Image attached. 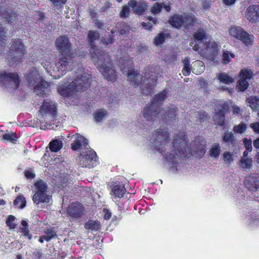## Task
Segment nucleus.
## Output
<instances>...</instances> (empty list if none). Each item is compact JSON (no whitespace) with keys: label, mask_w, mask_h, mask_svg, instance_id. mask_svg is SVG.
<instances>
[{"label":"nucleus","mask_w":259,"mask_h":259,"mask_svg":"<svg viewBox=\"0 0 259 259\" xmlns=\"http://www.w3.org/2000/svg\"><path fill=\"white\" fill-rule=\"evenodd\" d=\"M178 108L175 106L172 107L167 106L165 107L163 111L160 109V113L157 117H160L161 119L165 120V122H173L177 118Z\"/></svg>","instance_id":"nucleus-13"},{"label":"nucleus","mask_w":259,"mask_h":259,"mask_svg":"<svg viewBox=\"0 0 259 259\" xmlns=\"http://www.w3.org/2000/svg\"><path fill=\"white\" fill-rule=\"evenodd\" d=\"M116 30L112 29L110 31V34L108 36L105 35L103 37L102 42L105 45H109L114 42L115 35L114 33L116 32Z\"/></svg>","instance_id":"nucleus-38"},{"label":"nucleus","mask_w":259,"mask_h":259,"mask_svg":"<svg viewBox=\"0 0 259 259\" xmlns=\"http://www.w3.org/2000/svg\"><path fill=\"white\" fill-rule=\"evenodd\" d=\"M97 155L95 151H89V152L84 156L82 163H80L83 167H94L97 164Z\"/></svg>","instance_id":"nucleus-18"},{"label":"nucleus","mask_w":259,"mask_h":259,"mask_svg":"<svg viewBox=\"0 0 259 259\" xmlns=\"http://www.w3.org/2000/svg\"><path fill=\"white\" fill-rule=\"evenodd\" d=\"M59 94L64 97H69L73 96L77 91L76 89L73 86L71 82L68 84H62L58 88Z\"/></svg>","instance_id":"nucleus-20"},{"label":"nucleus","mask_w":259,"mask_h":259,"mask_svg":"<svg viewBox=\"0 0 259 259\" xmlns=\"http://www.w3.org/2000/svg\"><path fill=\"white\" fill-rule=\"evenodd\" d=\"M34 92L38 96H42L49 94L51 92L50 83L41 79V80L34 87Z\"/></svg>","instance_id":"nucleus-19"},{"label":"nucleus","mask_w":259,"mask_h":259,"mask_svg":"<svg viewBox=\"0 0 259 259\" xmlns=\"http://www.w3.org/2000/svg\"><path fill=\"white\" fill-rule=\"evenodd\" d=\"M213 119L215 125L223 127L224 129L226 128L225 116L222 115H218L217 114H214L213 116Z\"/></svg>","instance_id":"nucleus-41"},{"label":"nucleus","mask_w":259,"mask_h":259,"mask_svg":"<svg viewBox=\"0 0 259 259\" xmlns=\"http://www.w3.org/2000/svg\"><path fill=\"white\" fill-rule=\"evenodd\" d=\"M253 75V72L251 69H242L239 73V77L245 80L250 79Z\"/></svg>","instance_id":"nucleus-37"},{"label":"nucleus","mask_w":259,"mask_h":259,"mask_svg":"<svg viewBox=\"0 0 259 259\" xmlns=\"http://www.w3.org/2000/svg\"><path fill=\"white\" fill-rule=\"evenodd\" d=\"M157 81V78L149 76L147 84L142 89V93L146 95H151L154 92Z\"/></svg>","instance_id":"nucleus-25"},{"label":"nucleus","mask_w":259,"mask_h":259,"mask_svg":"<svg viewBox=\"0 0 259 259\" xmlns=\"http://www.w3.org/2000/svg\"><path fill=\"white\" fill-rule=\"evenodd\" d=\"M56 46L60 53L58 61L53 64L50 74L55 78H60L66 74L69 64L75 57V53L72 49V45L66 35H61L56 40Z\"/></svg>","instance_id":"nucleus-3"},{"label":"nucleus","mask_w":259,"mask_h":259,"mask_svg":"<svg viewBox=\"0 0 259 259\" xmlns=\"http://www.w3.org/2000/svg\"><path fill=\"white\" fill-rule=\"evenodd\" d=\"M44 233L47 234V235L50 237V240L54 239L57 237V235L55 230L52 229H47L44 230Z\"/></svg>","instance_id":"nucleus-52"},{"label":"nucleus","mask_w":259,"mask_h":259,"mask_svg":"<svg viewBox=\"0 0 259 259\" xmlns=\"http://www.w3.org/2000/svg\"><path fill=\"white\" fill-rule=\"evenodd\" d=\"M217 111L214 114L218 115L225 116V115L230 110V106L227 102L225 101L222 104H219L217 106Z\"/></svg>","instance_id":"nucleus-28"},{"label":"nucleus","mask_w":259,"mask_h":259,"mask_svg":"<svg viewBox=\"0 0 259 259\" xmlns=\"http://www.w3.org/2000/svg\"><path fill=\"white\" fill-rule=\"evenodd\" d=\"M243 143L245 145L246 149L250 152L252 150V141L250 139L244 138L243 139Z\"/></svg>","instance_id":"nucleus-54"},{"label":"nucleus","mask_w":259,"mask_h":259,"mask_svg":"<svg viewBox=\"0 0 259 259\" xmlns=\"http://www.w3.org/2000/svg\"><path fill=\"white\" fill-rule=\"evenodd\" d=\"M21 80L17 72H0V85L7 89L16 90L20 87Z\"/></svg>","instance_id":"nucleus-8"},{"label":"nucleus","mask_w":259,"mask_h":259,"mask_svg":"<svg viewBox=\"0 0 259 259\" xmlns=\"http://www.w3.org/2000/svg\"><path fill=\"white\" fill-rule=\"evenodd\" d=\"M247 129V124L241 122L238 125H236L233 127V131L236 133L242 134Z\"/></svg>","instance_id":"nucleus-46"},{"label":"nucleus","mask_w":259,"mask_h":259,"mask_svg":"<svg viewBox=\"0 0 259 259\" xmlns=\"http://www.w3.org/2000/svg\"><path fill=\"white\" fill-rule=\"evenodd\" d=\"M182 72L184 76H189L191 73L190 67H184Z\"/></svg>","instance_id":"nucleus-61"},{"label":"nucleus","mask_w":259,"mask_h":259,"mask_svg":"<svg viewBox=\"0 0 259 259\" xmlns=\"http://www.w3.org/2000/svg\"><path fill=\"white\" fill-rule=\"evenodd\" d=\"M24 175L26 178L29 179H34L35 177V175L34 173L28 170H25L24 171Z\"/></svg>","instance_id":"nucleus-58"},{"label":"nucleus","mask_w":259,"mask_h":259,"mask_svg":"<svg viewBox=\"0 0 259 259\" xmlns=\"http://www.w3.org/2000/svg\"><path fill=\"white\" fill-rule=\"evenodd\" d=\"M87 38L93 62L95 64H99L98 69L105 78L113 82H115L117 79L116 71L113 66L108 65H112L110 56L101 51L96 45V40L100 38L99 32L90 30L88 31Z\"/></svg>","instance_id":"nucleus-2"},{"label":"nucleus","mask_w":259,"mask_h":259,"mask_svg":"<svg viewBox=\"0 0 259 259\" xmlns=\"http://www.w3.org/2000/svg\"><path fill=\"white\" fill-rule=\"evenodd\" d=\"M103 211L104 213L103 218L106 220H109L111 217V213L107 208H104Z\"/></svg>","instance_id":"nucleus-57"},{"label":"nucleus","mask_w":259,"mask_h":259,"mask_svg":"<svg viewBox=\"0 0 259 259\" xmlns=\"http://www.w3.org/2000/svg\"><path fill=\"white\" fill-rule=\"evenodd\" d=\"M92 79L89 74L83 73L77 75L73 78L71 83L73 84L77 92H83L86 91L90 87Z\"/></svg>","instance_id":"nucleus-11"},{"label":"nucleus","mask_w":259,"mask_h":259,"mask_svg":"<svg viewBox=\"0 0 259 259\" xmlns=\"http://www.w3.org/2000/svg\"><path fill=\"white\" fill-rule=\"evenodd\" d=\"M125 64H127V65L132 66L133 64V62L130 60H125V62L120 66V70L122 71L123 73H126L127 80L132 85L135 87L139 86L142 83L143 80L142 75L139 73L137 70H135L131 67H126Z\"/></svg>","instance_id":"nucleus-9"},{"label":"nucleus","mask_w":259,"mask_h":259,"mask_svg":"<svg viewBox=\"0 0 259 259\" xmlns=\"http://www.w3.org/2000/svg\"><path fill=\"white\" fill-rule=\"evenodd\" d=\"M222 141L228 145L235 146L236 144V140L234 134L232 132L228 131L225 132L222 136Z\"/></svg>","instance_id":"nucleus-26"},{"label":"nucleus","mask_w":259,"mask_h":259,"mask_svg":"<svg viewBox=\"0 0 259 259\" xmlns=\"http://www.w3.org/2000/svg\"><path fill=\"white\" fill-rule=\"evenodd\" d=\"M84 227L90 231L97 232L101 229L102 225L98 220L89 219L84 223Z\"/></svg>","instance_id":"nucleus-23"},{"label":"nucleus","mask_w":259,"mask_h":259,"mask_svg":"<svg viewBox=\"0 0 259 259\" xmlns=\"http://www.w3.org/2000/svg\"><path fill=\"white\" fill-rule=\"evenodd\" d=\"M95 8H89V13L91 16V18L94 19L97 17V13L96 12L95 10L94 9Z\"/></svg>","instance_id":"nucleus-63"},{"label":"nucleus","mask_w":259,"mask_h":259,"mask_svg":"<svg viewBox=\"0 0 259 259\" xmlns=\"http://www.w3.org/2000/svg\"><path fill=\"white\" fill-rule=\"evenodd\" d=\"M88 145V140L82 136L78 134L75 137V140L71 144V148L73 151H75L81 149L82 146L86 147Z\"/></svg>","instance_id":"nucleus-21"},{"label":"nucleus","mask_w":259,"mask_h":259,"mask_svg":"<svg viewBox=\"0 0 259 259\" xmlns=\"http://www.w3.org/2000/svg\"><path fill=\"white\" fill-rule=\"evenodd\" d=\"M63 147V143L61 140L55 139L51 141L49 143V148L51 151L57 152Z\"/></svg>","instance_id":"nucleus-34"},{"label":"nucleus","mask_w":259,"mask_h":259,"mask_svg":"<svg viewBox=\"0 0 259 259\" xmlns=\"http://www.w3.org/2000/svg\"><path fill=\"white\" fill-rule=\"evenodd\" d=\"M223 159L224 161L231 163L233 161V156L229 151H225L223 153Z\"/></svg>","instance_id":"nucleus-53"},{"label":"nucleus","mask_w":259,"mask_h":259,"mask_svg":"<svg viewBox=\"0 0 259 259\" xmlns=\"http://www.w3.org/2000/svg\"><path fill=\"white\" fill-rule=\"evenodd\" d=\"M36 12L38 16L36 17V20L38 21H43L46 16L45 13L40 11H37Z\"/></svg>","instance_id":"nucleus-56"},{"label":"nucleus","mask_w":259,"mask_h":259,"mask_svg":"<svg viewBox=\"0 0 259 259\" xmlns=\"http://www.w3.org/2000/svg\"><path fill=\"white\" fill-rule=\"evenodd\" d=\"M95 23L96 26L99 28H102L105 25L104 23L102 21L99 20L98 19H96V22Z\"/></svg>","instance_id":"nucleus-64"},{"label":"nucleus","mask_w":259,"mask_h":259,"mask_svg":"<svg viewBox=\"0 0 259 259\" xmlns=\"http://www.w3.org/2000/svg\"><path fill=\"white\" fill-rule=\"evenodd\" d=\"M249 126L251 128L253 131L259 134V122H255L250 124Z\"/></svg>","instance_id":"nucleus-55"},{"label":"nucleus","mask_w":259,"mask_h":259,"mask_svg":"<svg viewBox=\"0 0 259 259\" xmlns=\"http://www.w3.org/2000/svg\"><path fill=\"white\" fill-rule=\"evenodd\" d=\"M207 39V35L204 30L199 29L193 34V39L197 42H201L203 40Z\"/></svg>","instance_id":"nucleus-32"},{"label":"nucleus","mask_w":259,"mask_h":259,"mask_svg":"<svg viewBox=\"0 0 259 259\" xmlns=\"http://www.w3.org/2000/svg\"><path fill=\"white\" fill-rule=\"evenodd\" d=\"M119 29L118 31L120 35H124L126 34L130 31V26L124 22H121L118 24Z\"/></svg>","instance_id":"nucleus-43"},{"label":"nucleus","mask_w":259,"mask_h":259,"mask_svg":"<svg viewBox=\"0 0 259 259\" xmlns=\"http://www.w3.org/2000/svg\"><path fill=\"white\" fill-rule=\"evenodd\" d=\"M112 4L109 1L105 2L104 6L101 8V12L106 11L109 8L111 7Z\"/></svg>","instance_id":"nucleus-59"},{"label":"nucleus","mask_w":259,"mask_h":259,"mask_svg":"<svg viewBox=\"0 0 259 259\" xmlns=\"http://www.w3.org/2000/svg\"><path fill=\"white\" fill-rule=\"evenodd\" d=\"M21 227H20L19 232L22 234V235L28 240H30L33 237L32 234L30 233L29 229V225L26 221L22 220L21 222Z\"/></svg>","instance_id":"nucleus-27"},{"label":"nucleus","mask_w":259,"mask_h":259,"mask_svg":"<svg viewBox=\"0 0 259 259\" xmlns=\"http://www.w3.org/2000/svg\"><path fill=\"white\" fill-rule=\"evenodd\" d=\"M209 155L211 157L218 158L221 153V147L219 144L213 145L210 149Z\"/></svg>","instance_id":"nucleus-39"},{"label":"nucleus","mask_w":259,"mask_h":259,"mask_svg":"<svg viewBox=\"0 0 259 259\" xmlns=\"http://www.w3.org/2000/svg\"><path fill=\"white\" fill-rule=\"evenodd\" d=\"M242 167L244 169H250L252 165V160L251 158H243L240 160Z\"/></svg>","instance_id":"nucleus-44"},{"label":"nucleus","mask_w":259,"mask_h":259,"mask_svg":"<svg viewBox=\"0 0 259 259\" xmlns=\"http://www.w3.org/2000/svg\"><path fill=\"white\" fill-rule=\"evenodd\" d=\"M235 55L229 51H225L222 56V63L224 64H228L232 58H235Z\"/></svg>","instance_id":"nucleus-42"},{"label":"nucleus","mask_w":259,"mask_h":259,"mask_svg":"<svg viewBox=\"0 0 259 259\" xmlns=\"http://www.w3.org/2000/svg\"><path fill=\"white\" fill-rule=\"evenodd\" d=\"M218 79L221 82L226 84H229L234 82V78L225 72L219 74Z\"/></svg>","instance_id":"nucleus-36"},{"label":"nucleus","mask_w":259,"mask_h":259,"mask_svg":"<svg viewBox=\"0 0 259 259\" xmlns=\"http://www.w3.org/2000/svg\"><path fill=\"white\" fill-rule=\"evenodd\" d=\"M57 110V109L55 104L46 102L40 106L39 112L41 114H51L54 117L56 115Z\"/></svg>","instance_id":"nucleus-22"},{"label":"nucleus","mask_w":259,"mask_h":259,"mask_svg":"<svg viewBox=\"0 0 259 259\" xmlns=\"http://www.w3.org/2000/svg\"><path fill=\"white\" fill-rule=\"evenodd\" d=\"M168 91L166 89L155 95L150 102L146 104L142 111L143 117L148 121L157 119L160 113V107L167 98Z\"/></svg>","instance_id":"nucleus-4"},{"label":"nucleus","mask_w":259,"mask_h":259,"mask_svg":"<svg viewBox=\"0 0 259 259\" xmlns=\"http://www.w3.org/2000/svg\"><path fill=\"white\" fill-rule=\"evenodd\" d=\"M249 86L247 80L240 79L237 81V88L239 91L243 92L246 90Z\"/></svg>","instance_id":"nucleus-45"},{"label":"nucleus","mask_w":259,"mask_h":259,"mask_svg":"<svg viewBox=\"0 0 259 259\" xmlns=\"http://www.w3.org/2000/svg\"><path fill=\"white\" fill-rule=\"evenodd\" d=\"M128 5L133 9L134 13L138 15H143L148 8L147 3L144 0H140L138 2L130 0L128 3Z\"/></svg>","instance_id":"nucleus-14"},{"label":"nucleus","mask_w":259,"mask_h":259,"mask_svg":"<svg viewBox=\"0 0 259 259\" xmlns=\"http://www.w3.org/2000/svg\"><path fill=\"white\" fill-rule=\"evenodd\" d=\"M245 187L250 191L255 192L259 190V175L250 174L244 181Z\"/></svg>","instance_id":"nucleus-15"},{"label":"nucleus","mask_w":259,"mask_h":259,"mask_svg":"<svg viewBox=\"0 0 259 259\" xmlns=\"http://www.w3.org/2000/svg\"><path fill=\"white\" fill-rule=\"evenodd\" d=\"M197 19L190 13L183 15L175 14L168 19V23L174 28L180 29L183 27L186 30L191 28L196 22Z\"/></svg>","instance_id":"nucleus-5"},{"label":"nucleus","mask_w":259,"mask_h":259,"mask_svg":"<svg viewBox=\"0 0 259 259\" xmlns=\"http://www.w3.org/2000/svg\"><path fill=\"white\" fill-rule=\"evenodd\" d=\"M51 3L56 7L57 9H59L63 7L67 3V0H49Z\"/></svg>","instance_id":"nucleus-50"},{"label":"nucleus","mask_w":259,"mask_h":259,"mask_svg":"<svg viewBox=\"0 0 259 259\" xmlns=\"http://www.w3.org/2000/svg\"><path fill=\"white\" fill-rule=\"evenodd\" d=\"M169 36L168 33L165 34L163 32L159 33L155 36L153 42L156 46H161L165 42L166 37Z\"/></svg>","instance_id":"nucleus-35"},{"label":"nucleus","mask_w":259,"mask_h":259,"mask_svg":"<svg viewBox=\"0 0 259 259\" xmlns=\"http://www.w3.org/2000/svg\"><path fill=\"white\" fill-rule=\"evenodd\" d=\"M26 52L25 47L22 40L19 38H13L9 50V62L12 64L19 63Z\"/></svg>","instance_id":"nucleus-6"},{"label":"nucleus","mask_w":259,"mask_h":259,"mask_svg":"<svg viewBox=\"0 0 259 259\" xmlns=\"http://www.w3.org/2000/svg\"><path fill=\"white\" fill-rule=\"evenodd\" d=\"M246 102L252 111L259 110V98L256 96H250L246 99Z\"/></svg>","instance_id":"nucleus-30"},{"label":"nucleus","mask_w":259,"mask_h":259,"mask_svg":"<svg viewBox=\"0 0 259 259\" xmlns=\"http://www.w3.org/2000/svg\"><path fill=\"white\" fill-rule=\"evenodd\" d=\"M205 66L201 61H197L194 65L193 72L196 74H201L203 72Z\"/></svg>","instance_id":"nucleus-40"},{"label":"nucleus","mask_w":259,"mask_h":259,"mask_svg":"<svg viewBox=\"0 0 259 259\" xmlns=\"http://www.w3.org/2000/svg\"><path fill=\"white\" fill-rule=\"evenodd\" d=\"M126 190L124 185L120 183H115L112 188L111 194L115 198H121L123 197Z\"/></svg>","instance_id":"nucleus-24"},{"label":"nucleus","mask_w":259,"mask_h":259,"mask_svg":"<svg viewBox=\"0 0 259 259\" xmlns=\"http://www.w3.org/2000/svg\"><path fill=\"white\" fill-rule=\"evenodd\" d=\"M162 9V3H155L151 8V12L154 14L160 13Z\"/></svg>","instance_id":"nucleus-49"},{"label":"nucleus","mask_w":259,"mask_h":259,"mask_svg":"<svg viewBox=\"0 0 259 259\" xmlns=\"http://www.w3.org/2000/svg\"><path fill=\"white\" fill-rule=\"evenodd\" d=\"M230 35L240 40L246 46L252 44L249 34L240 26L232 27L229 30Z\"/></svg>","instance_id":"nucleus-12"},{"label":"nucleus","mask_w":259,"mask_h":259,"mask_svg":"<svg viewBox=\"0 0 259 259\" xmlns=\"http://www.w3.org/2000/svg\"><path fill=\"white\" fill-rule=\"evenodd\" d=\"M26 198L22 194L18 195L13 201L14 205L20 209L24 208L26 205Z\"/></svg>","instance_id":"nucleus-29"},{"label":"nucleus","mask_w":259,"mask_h":259,"mask_svg":"<svg viewBox=\"0 0 259 259\" xmlns=\"http://www.w3.org/2000/svg\"><path fill=\"white\" fill-rule=\"evenodd\" d=\"M198 115V118L199 119H200L201 120L204 121V120H206L207 118V115L204 112H202V111L199 112Z\"/></svg>","instance_id":"nucleus-62"},{"label":"nucleus","mask_w":259,"mask_h":259,"mask_svg":"<svg viewBox=\"0 0 259 259\" xmlns=\"http://www.w3.org/2000/svg\"><path fill=\"white\" fill-rule=\"evenodd\" d=\"M84 213V206L78 201L72 202L66 209L67 216L71 222L80 219Z\"/></svg>","instance_id":"nucleus-10"},{"label":"nucleus","mask_w":259,"mask_h":259,"mask_svg":"<svg viewBox=\"0 0 259 259\" xmlns=\"http://www.w3.org/2000/svg\"><path fill=\"white\" fill-rule=\"evenodd\" d=\"M129 5H124L122 7L121 11L120 12V16L122 18H126L128 16L130 13Z\"/></svg>","instance_id":"nucleus-51"},{"label":"nucleus","mask_w":259,"mask_h":259,"mask_svg":"<svg viewBox=\"0 0 259 259\" xmlns=\"http://www.w3.org/2000/svg\"><path fill=\"white\" fill-rule=\"evenodd\" d=\"M169 134L165 129L158 128L155 131L152 135L151 143L154 144L157 149L168 162L171 167H176L178 161L177 156L184 157L186 155V150L188 147V140L185 135L177 136L173 141V147L175 153L165 154V146H168Z\"/></svg>","instance_id":"nucleus-1"},{"label":"nucleus","mask_w":259,"mask_h":259,"mask_svg":"<svg viewBox=\"0 0 259 259\" xmlns=\"http://www.w3.org/2000/svg\"><path fill=\"white\" fill-rule=\"evenodd\" d=\"M141 25H142V27L145 29L149 30H150V31H151L152 27L153 26V24H152V23H151V22H149V23H147L146 22H142V23H141Z\"/></svg>","instance_id":"nucleus-60"},{"label":"nucleus","mask_w":259,"mask_h":259,"mask_svg":"<svg viewBox=\"0 0 259 259\" xmlns=\"http://www.w3.org/2000/svg\"><path fill=\"white\" fill-rule=\"evenodd\" d=\"M34 195L32 201L36 205L41 203H48L50 196L48 194V186L46 182L42 180L36 181L34 184Z\"/></svg>","instance_id":"nucleus-7"},{"label":"nucleus","mask_w":259,"mask_h":259,"mask_svg":"<svg viewBox=\"0 0 259 259\" xmlns=\"http://www.w3.org/2000/svg\"><path fill=\"white\" fill-rule=\"evenodd\" d=\"M15 217L13 215H9L6 222V225L11 229H14L16 228L17 225L14 223Z\"/></svg>","instance_id":"nucleus-48"},{"label":"nucleus","mask_w":259,"mask_h":259,"mask_svg":"<svg viewBox=\"0 0 259 259\" xmlns=\"http://www.w3.org/2000/svg\"><path fill=\"white\" fill-rule=\"evenodd\" d=\"M7 31L5 27L0 26V48H4L5 47V38L6 37V34Z\"/></svg>","instance_id":"nucleus-47"},{"label":"nucleus","mask_w":259,"mask_h":259,"mask_svg":"<svg viewBox=\"0 0 259 259\" xmlns=\"http://www.w3.org/2000/svg\"><path fill=\"white\" fill-rule=\"evenodd\" d=\"M42 78L39 72L35 69L32 68L29 70V73L26 77V82L28 87H34L38 83Z\"/></svg>","instance_id":"nucleus-17"},{"label":"nucleus","mask_w":259,"mask_h":259,"mask_svg":"<svg viewBox=\"0 0 259 259\" xmlns=\"http://www.w3.org/2000/svg\"><path fill=\"white\" fill-rule=\"evenodd\" d=\"M245 17L252 23L259 21V5H252L249 6L245 12Z\"/></svg>","instance_id":"nucleus-16"},{"label":"nucleus","mask_w":259,"mask_h":259,"mask_svg":"<svg viewBox=\"0 0 259 259\" xmlns=\"http://www.w3.org/2000/svg\"><path fill=\"white\" fill-rule=\"evenodd\" d=\"M108 112L104 108L98 109L94 113V117L96 122H101L105 117L107 116Z\"/></svg>","instance_id":"nucleus-31"},{"label":"nucleus","mask_w":259,"mask_h":259,"mask_svg":"<svg viewBox=\"0 0 259 259\" xmlns=\"http://www.w3.org/2000/svg\"><path fill=\"white\" fill-rule=\"evenodd\" d=\"M17 134L15 132H11L5 133L2 136V140L5 142H9L15 144L18 140Z\"/></svg>","instance_id":"nucleus-33"}]
</instances>
